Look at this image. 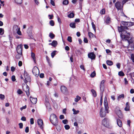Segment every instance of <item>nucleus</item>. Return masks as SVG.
Masks as SVG:
<instances>
[{
  "mask_svg": "<svg viewBox=\"0 0 134 134\" xmlns=\"http://www.w3.org/2000/svg\"><path fill=\"white\" fill-rule=\"evenodd\" d=\"M127 23V22L122 21L121 24L124 26H119L118 30L119 32H121V37L122 40L124 41L123 46L125 48H127L128 51L131 52L134 49V40L133 38L130 37V33H127L125 30L128 29V27H126Z\"/></svg>",
  "mask_w": 134,
  "mask_h": 134,
  "instance_id": "nucleus-1",
  "label": "nucleus"
},
{
  "mask_svg": "<svg viewBox=\"0 0 134 134\" xmlns=\"http://www.w3.org/2000/svg\"><path fill=\"white\" fill-rule=\"evenodd\" d=\"M104 105L105 110L104 108H102L99 112L100 116L101 118L105 116L106 113H108L109 112V110H108L109 107L108 106L107 101V100L105 99L104 102Z\"/></svg>",
  "mask_w": 134,
  "mask_h": 134,
  "instance_id": "nucleus-2",
  "label": "nucleus"
},
{
  "mask_svg": "<svg viewBox=\"0 0 134 134\" xmlns=\"http://www.w3.org/2000/svg\"><path fill=\"white\" fill-rule=\"evenodd\" d=\"M105 81L104 80H102L100 83V91L101 98L100 100V104L101 105L102 103V96H103V93L104 91V83Z\"/></svg>",
  "mask_w": 134,
  "mask_h": 134,
  "instance_id": "nucleus-3",
  "label": "nucleus"
},
{
  "mask_svg": "<svg viewBox=\"0 0 134 134\" xmlns=\"http://www.w3.org/2000/svg\"><path fill=\"white\" fill-rule=\"evenodd\" d=\"M50 121L53 125L56 127V128L58 131H60L61 130V128L60 126L58 125V122L57 118L52 120H50Z\"/></svg>",
  "mask_w": 134,
  "mask_h": 134,
  "instance_id": "nucleus-4",
  "label": "nucleus"
},
{
  "mask_svg": "<svg viewBox=\"0 0 134 134\" xmlns=\"http://www.w3.org/2000/svg\"><path fill=\"white\" fill-rule=\"evenodd\" d=\"M24 76L25 79L24 80V81L25 83L27 82H30L31 81L30 77L29 74L27 72L25 71L24 72Z\"/></svg>",
  "mask_w": 134,
  "mask_h": 134,
  "instance_id": "nucleus-5",
  "label": "nucleus"
},
{
  "mask_svg": "<svg viewBox=\"0 0 134 134\" xmlns=\"http://www.w3.org/2000/svg\"><path fill=\"white\" fill-rule=\"evenodd\" d=\"M102 123L105 127L108 128L110 127L109 121L108 119L107 118H104L102 120Z\"/></svg>",
  "mask_w": 134,
  "mask_h": 134,
  "instance_id": "nucleus-6",
  "label": "nucleus"
},
{
  "mask_svg": "<svg viewBox=\"0 0 134 134\" xmlns=\"http://www.w3.org/2000/svg\"><path fill=\"white\" fill-rule=\"evenodd\" d=\"M33 74L36 77H37L40 74L39 70L36 66H34L32 70Z\"/></svg>",
  "mask_w": 134,
  "mask_h": 134,
  "instance_id": "nucleus-7",
  "label": "nucleus"
},
{
  "mask_svg": "<svg viewBox=\"0 0 134 134\" xmlns=\"http://www.w3.org/2000/svg\"><path fill=\"white\" fill-rule=\"evenodd\" d=\"M124 4L122 3V4L120 2H118L115 3V5L118 10H122L123 8V5Z\"/></svg>",
  "mask_w": 134,
  "mask_h": 134,
  "instance_id": "nucleus-8",
  "label": "nucleus"
},
{
  "mask_svg": "<svg viewBox=\"0 0 134 134\" xmlns=\"http://www.w3.org/2000/svg\"><path fill=\"white\" fill-rule=\"evenodd\" d=\"M13 28L14 29H16L17 30V33L18 35H22L21 32L20 31V28L18 27V26L16 25H14Z\"/></svg>",
  "mask_w": 134,
  "mask_h": 134,
  "instance_id": "nucleus-9",
  "label": "nucleus"
},
{
  "mask_svg": "<svg viewBox=\"0 0 134 134\" xmlns=\"http://www.w3.org/2000/svg\"><path fill=\"white\" fill-rule=\"evenodd\" d=\"M88 57L91 59H95L96 56L93 52L90 53L88 54Z\"/></svg>",
  "mask_w": 134,
  "mask_h": 134,
  "instance_id": "nucleus-10",
  "label": "nucleus"
},
{
  "mask_svg": "<svg viewBox=\"0 0 134 134\" xmlns=\"http://www.w3.org/2000/svg\"><path fill=\"white\" fill-rule=\"evenodd\" d=\"M22 46L21 44L17 46L16 50L18 53H22Z\"/></svg>",
  "mask_w": 134,
  "mask_h": 134,
  "instance_id": "nucleus-11",
  "label": "nucleus"
},
{
  "mask_svg": "<svg viewBox=\"0 0 134 134\" xmlns=\"http://www.w3.org/2000/svg\"><path fill=\"white\" fill-rule=\"evenodd\" d=\"M45 104L47 108H50V104L48 101V98L47 97H46L45 99Z\"/></svg>",
  "mask_w": 134,
  "mask_h": 134,
  "instance_id": "nucleus-12",
  "label": "nucleus"
},
{
  "mask_svg": "<svg viewBox=\"0 0 134 134\" xmlns=\"http://www.w3.org/2000/svg\"><path fill=\"white\" fill-rule=\"evenodd\" d=\"M37 123L41 128L42 129L43 128V122L42 120L41 119H38L37 120Z\"/></svg>",
  "mask_w": 134,
  "mask_h": 134,
  "instance_id": "nucleus-13",
  "label": "nucleus"
},
{
  "mask_svg": "<svg viewBox=\"0 0 134 134\" xmlns=\"http://www.w3.org/2000/svg\"><path fill=\"white\" fill-rule=\"evenodd\" d=\"M60 90L63 93H66L67 91L66 87L64 86H61Z\"/></svg>",
  "mask_w": 134,
  "mask_h": 134,
  "instance_id": "nucleus-14",
  "label": "nucleus"
},
{
  "mask_svg": "<svg viewBox=\"0 0 134 134\" xmlns=\"http://www.w3.org/2000/svg\"><path fill=\"white\" fill-rule=\"evenodd\" d=\"M115 111L116 114L120 117L122 115V113L121 111L118 108H117L115 110Z\"/></svg>",
  "mask_w": 134,
  "mask_h": 134,
  "instance_id": "nucleus-15",
  "label": "nucleus"
},
{
  "mask_svg": "<svg viewBox=\"0 0 134 134\" xmlns=\"http://www.w3.org/2000/svg\"><path fill=\"white\" fill-rule=\"evenodd\" d=\"M30 99L31 102L33 104H36L37 102V99L36 98H33L30 97Z\"/></svg>",
  "mask_w": 134,
  "mask_h": 134,
  "instance_id": "nucleus-16",
  "label": "nucleus"
},
{
  "mask_svg": "<svg viewBox=\"0 0 134 134\" xmlns=\"http://www.w3.org/2000/svg\"><path fill=\"white\" fill-rule=\"evenodd\" d=\"M25 91L26 94L27 95L28 97L30 95L29 93V87L27 85L26 89L25 90Z\"/></svg>",
  "mask_w": 134,
  "mask_h": 134,
  "instance_id": "nucleus-17",
  "label": "nucleus"
},
{
  "mask_svg": "<svg viewBox=\"0 0 134 134\" xmlns=\"http://www.w3.org/2000/svg\"><path fill=\"white\" fill-rule=\"evenodd\" d=\"M56 118H57L56 115L54 114H51L50 116V121L52 120L56 119Z\"/></svg>",
  "mask_w": 134,
  "mask_h": 134,
  "instance_id": "nucleus-18",
  "label": "nucleus"
},
{
  "mask_svg": "<svg viewBox=\"0 0 134 134\" xmlns=\"http://www.w3.org/2000/svg\"><path fill=\"white\" fill-rule=\"evenodd\" d=\"M117 123L119 127H121L122 126V124L121 121L119 119H117Z\"/></svg>",
  "mask_w": 134,
  "mask_h": 134,
  "instance_id": "nucleus-19",
  "label": "nucleus"
},
{
  "mask_svg": "<svg viewBox=\"0 0 134 134\" xmlns=\"http://www.w3.org/2000/svg\"><path fill=\"white\" fill-rule=\"evenodd\" d=\"M58 43L57 41L54 40L53 41L51 44V45L54 47H55L57 46Z\"/></svg>",
  "mask_w": 134,
  "mask_h": 134,
  "instance_id": "nucleus-20",
  "label": "nucleus"
},
{
  "mask_svg": "<svg viewBox=\"0 0 134 134\" xmlns=\"http://www.w3.org/2000/svg\"><path fill=\"white\" fill-rule=\"evenodd\" d=\"M105 22L107 24L110 23V18L109 16H107L106 17V19Z\"/></svg>",
  "mask_w": 134,
  "mask_h": 134,
  "instance_id": "nucleus-21",
  "label": "nucleus"
},
{
  "mask_svg": "<svg viewBox=\"0 0 134 134\" xmlns=\"http://www.w3.org/2000/svg\"><path fill=\"white\" fill-rule=\"evenodd\" d=\"M126 107L125 108V110L126 111H128L129 110L130 107L128 102H127L126 104Z\"/></svg>",
  "mask_w": 134,
  "mask_h": 134,
  "instance_id": "nucleus-22",
  "label": "nucleus"
},
{
  "mask_svg": "<svg viewBox=\"0 0 134 134\" xmlns=\"http://www.w3.org/2000/svg\"><path fill=\"white\" fill-rule=\"evenodd\" d=\"M22 55V53H18L16 55L15 58L16 59H19L21 57Z\"/></svg>",
  "mask_w": 134,
  "mask_h": 134,
  "instance_id": "nucleus-23",
  "label": "nucleus"
},
{
  "mask_svg": "<svg viewBox=\"0 0 134 134\" xmlns=\"http://www.w3.org/2000/svg\"><path fill=\"white\" fill-rule=\"evenodd\" d=\"M124 95L123 94H121L119 95L118 97V100H119L121 99H122L124 98Z\"/></svg>",
  "mask_w": 134,
  "mask_h": 134,
  "instance_id": "nucleus-24",
  "label": "nucleus"
},
{
  "mask_svg": "<svg viewBox=\"0 0 134 134\" xmlns=\"http://www.w3.org/2000/svg\"><path fill=\"white\" fill-rule=\"evenodd\" d=\"M127 25L126 27H129L130 26H132L133 24V23L132 22H127Z\"/></svg>",
  "mask_w": 134,
  "mask_h": 134,
  "instance_id": "nucleus-25",
  "label": "nucleus"
},
{
  "mask_svg": "<svg viewBox=\"0 0 134 134\" xmlns=\"http://www.w3.org/2000/svg\"><path fill=\"white\" fill-rule=\"evenodd\" d=\"M31 57L33 59L35 62L36 59L35 54L33 52L31 53Z\"/></svg>",
  "mask_w": 134,
  "mask_h": 134,
  "instance_id": "nucleus-26",
  "label": "nucleus"
},
{
  "mask_svg": "<svg viewBox=\"0 0 134 134\" xmlns=\"http://www.w3.org/2000/svg\"><path fill=\"white\" fill-rule=\"evenodd\" d=\"M76 24L75 23H71L70 24V26L72 28H75Z\"/></svg>",
  "mask_w": 134,
  "mask_h": 134,
  "instance_id": "nucleus-27",
  "label": "nucleus"
},
{
  "mask_svg": "<svg viewBox=\"0 0 134 134\" xmlns=\"http://www.w3.org/2000/svg\"><path fill=\"white\" fill-rule=\"evenodd\" d=\"M81 98V97L78 96H77L75 98V101L76 102H78Z\"/></svg>",
  "mask_w": 134,
  "mask_h": 134,
  "instance_id": "nucleus-28",
  "label": "nucleus"
},
{
  "mask_svg": "<svg viewBox=\"0 0 134 134\" xmlns=\"http://www.w3.org/2000/svg\"><path fill=\"white\" fill-rule=\"evenodd\" d=\"M32 27L31 26L29 27L27 30V32L28 33H30L32 32Z\"/></svg>",
  "mask_w": 134,
  "mask_h": 134,
  "instance_id": "nucleus-29",
  "label": "nucleus"
},
{
  "mask_svg": "<svg viewBox=\"0 0 134 134\" xmlns=\"http://www.w3.org/2000/svg\"><path fill=\"white\" fill-rule=\"evenodd\" d=\"M72 111L73 112V114L75 115L76 114H77L80 112L79 110H76L74 108H73L72 109Z\"/></svg>",
  "mask_w": 134,
  "mask_h": 134,
  "instance_id": "nucleus-30",
  "label": "nucleus"
},
{
  "mask_svg": "<svg viewBox=\"0 0 134 134\" xmlns=\"http://www.w3.org/2000/svg\"><path fill=\"white\" fill-rule=\"evenodd\" d=\"M15 2L18 4H21L22 3V0H14Z\"/></svg>",
  "mask_w": 134,
  "mask_h": 134,
  "instance_id": "nucleus-31",
  "label": "nucleus"
},
{
  "mask_svg": "<svg viewBox=\"0 0 134 134\" xmlns=\"http://www.w3.org/2000/svg\"><path fill=\"white\" fill-rule=\"evenodd\" d=\"M106 62L107 64L109 65H112L113 64V62L111 60H107Z\"/></svg>",
  "mask_w": 134,
  "mask_h": 134,
  "instance_id": "nucleus-32",
  "label": "nucleus"
},
{
  "mask_svg": "<svg viewBox=\"0 0 134 134\" xmlns=\"http://www.w3.org/2000/svg\"><path fill=\"white\" fill-rule=\"evenodd\" d=\"M49 37L51 39H53L55 37V35L52 33H50L49 35Z\"/></svg>",
  "mask_w": 134,
  "mask_h": 134,
  "instance_id": "nucleus-33",
  "label": "nucleus"
},
{
  "mask_svg": "<svg viewBox=\"0 0 134 134\" xmlns=\"http://www.w3.org/2000/svg\"><path fill=\"white\" fill-rule=\"evenodd\" d=\"M74 13H70L68 15V17L70 18H72L74 17Z\"/></svg>",
  "mask_w": 134,
  "mask_h": 134,
  "instance_id": "nucleus-34",
  "label": "nucleus"
},
{
  "mask_svg": "<svg viewBox=\"0 0 134 134\" xmlns=\"http://www.w3.org/2000/svg\"><path fill=\"white\" fill-rule=\"evenodd\" d=\"M96 75V72L95 71H94L90 75V76L91 77H94Z\"/></svg>",
  "mask_w": 134,
  "mask_h": 134,
  "instance_id": "nucleus-35",
  "label": "nucleus"
},
{
  "mask_svg": "<svg viewBox=\"0 0 134 134\" xmlns=\"http://www.w3.org/2000/svg\"><path fill=\"white\" fill-rule=\"evenodd\" d=\"M88 35L90 38L93 37L94 36V35L91 32H88Z\"/></svg>",
  "mask_w": 134,
  "mask_h": 134,
  "instance_id": "nucleus-36",
  "label": "nucleus"
},
{
  "mask_svg": "<svg viewBox=\"0 0 134 134\" xmlns=\"http://www.w3.org/2000/svg\"><path fill=\"white\" fill-rule=\"evenodd\" d=\"M91 91L93 96L95 97H96V94L95 91L93 89H92L91 90Z\"/></svg>",
  "mask_w": 134,
  "mask_h": 134,
  "instance_id": "nucleus-37",
  "label": "nucleus"
},
{
  "mask_svg": "<svg viewBox=\"0 0 134 134\" xmlns=\"http://www.w3.org/2000/svg\"><path fill=\"white\" fill-rule=\"evenodd\" d=\"M91 24L92 27V28L94 30L95 32H96V28L93 22H92V23Z\"/></svg>",
  "mask_w": 134,
  "mask_h": 134,
  "instance_id": "nucleus-38",
  "label": "nucleus"
},
{
  "mask_svg": "<svg viewBox=\"0 0 134 134\" xmlns=\"http://www.w3.org/2000/svg\"><path fill=\"white\" fill-rule=\"evenodd\" d=\"M118 75L119 76H123L124 75V73L122 71L119 72L118 73Z\"/></svg>",
  "mask_w": 134,
  "mask_h": 134,
  "instance_id": "nucleus-39",
  "label": "nucleus"
},
{
  "mask_svg": "<svg viewBox=\"0 0 134 134\" xmlns=\"http://www.w3.org/2000/svg\"><path fill=\"white\" fill-rule=\"evenodd\" d=\"M69 1L68 0H64L63 2V4L64 5H66L68 4Z\"/></svg>",
  "mask_w": 134,
  "mask_h": 134,
  "instance_id": "nucleus-40",
  "label": "nucleus"
},
{
  "mask_svg": "<svg viewBox=\"0 0 134 134\" xmlns=\"http://www.w3.org/2000/svg\"><path fill=\"white\" fill-rule=\"evenodd\" d=\"M105 13V10L104 9H102L100 11V13L101 14H104Z\"/></svg>",
  "mask_w": 134,
  "mask_h": 134,
  "instance_id": "nucleus-41",
  "label": "nucleus"
},
{
  "mask_svg": "<svg viewBox=\"0 0 134 134\" xmlns=\"http://www.w3.org/2000/svg\"><path fill=\"white\" fill-rule=\"evenodd\" d=\"M49 24L50 25L52 26H54V21L53 20H51L50 21Z\"/></svg>",
  "mask_w": 134,
  "mask_h": 134,
  "instance_id": "nucleus-42",
  "label": "nucleus"
},
{
  "mask_svg": "<svg viewBox=\"0 0 134 134\" xmlns=\"http://www.w3.org/2000/svg\"><path fill=\"white\" fill-rule=\"evenodd\" d=\"M64 128L66 130H68L70 128V127L68 125H66L64 126Z\"/></svg>",
  "mask_w": 134,
  "mask_h": 134,
  "instance_id": "nucleus-43",
  "label": "nucleus"
},
{
  "mask_svg": "<svg viewBox=\"0 0 134 134\" xmlns=\"http://www.w3.org/2000/svg\"><path fill=\"white\" fill-rule=\"evenodd\" d=\"M67 40L70 42H72V38L70 36H68L67 38Z\"/></svg>",
  "mask_w": 134,
  "mask_h": 134,
  "instance_id": "nucleus-44",
  "label": "nucleus"
},
{
  "mask_svg": "<svg viewBox=\"0 0 134 134\" xmlns=\"http://www.w3.org/2000/svg\"><path fill=\"white\" fill-rule=\"evenodd\" d=\"M55 51H54L51 53V55L52 58H53L55 54Z\"/></svg>",
  "mask_w": 134,
  "mask_h": 134,
  "instance_id": "nucleus-45",
  "label": "nucleus"
},
{
  "mask_svg": "<svg viewBox=\"0 0 134 134\" xmlns=\"http://www.w3.org/2000/svg\"><path fill=\"white\" fill-rule=\"evenodd\" d=\"M4 30L2 28H0V35H2L4 34Z\"/></svg>",
  "mask_w": 134,
  "mask_h": 134,
  "instance_id": "nucleus-46",
  "label": "nucleus"
},
{
  "mask_svg": "<svg viewBox=\"0 0 134 134\" xmlns=\"http://www.w3.org/2000/svg\"><path fill=\"white\" fill-rule=\"evenodd\" d=\"M62 122L63 123L65 124H67L68 123V121L66 119L64 120H62Z\"/></svg>",
  "mask_w": 134,
  "mask_h": 134,
  "instance_id": "nucleus-47",
  "label": "nucleus"
},
{
  "mask_svg": "<svg viewBox=\"0 0 134 134\" xmlns=\"http://www.w3.org/2000/svg\"><path fill=\"white\" fill-rule=\"evenodd\" d=\"M0 98L2 100H3L5 98V96L2 94H0Z\"/></svg>",
  "mask_w": 134,
  "mask_h": 134,
  "instance_id": "nucleus-48",
  "label": "nucleus"
},
{
  "mask_svg": "<svg viewBox=\"0 0 134 134\" xmlns=\"http://www.w3.org/2000/svg\"><path fill=\"white\" fill-rule=\"evenodd\" d=\"M17 93L18 94H20L23 93V92L20 89H19L17 90Z\"/></svg>",
  "mask_w": 134,
  "mask_h": 134,
  "instance_id": "nucleus-49",
  "label": "nucleus"
},
{
  "mask_svg": "<svg viewBox=\"0 0 134 134\" xmlns=\"http://www.w3.org/2000/svg\"><path fill=\"white\" fill-rule=\"evenodd\" d=\"M131 59L132 60V62H134V55L132 54L131 56Z\"/></svg>",
  "mask_w": 134,
  "mask_h": 134,
  "instance_id": "nucleus-50",
  "label": "nucleus"
},
{
  "mask_svg": "<svg viewBox=\"0 0 134 134\" xmlns=\"http://www.w3.org/2000/svg\"><path fill=\"white\" fill-rule=\"evenodd\" d=\"M12 81H15V80L16 79L15 78V76L14 75H13L12 76Z\"/></svg>",
  "mask_w": 134,
  "mask_h": 134,
  "instance_id": "nucleus-51",
  "label": "nucleus"
},
{
  "mask_svg": "<svg viewBox=\"0 0 134 134\" xmlns=\"http://www.w3.org/2000/svg\"><path fill=\"white\" fill-rule=\"evenodd\" d=\"M80 68L82 70H84V71H85V69L84 68V66L83 65H81L80 66Z\"/></svg>",
  "mask_w": 134,
  "mask_h": 134,
  "instance_id": "nucleus-52",
  "label": "nucleus"
},
{
  "mask_svg": "<svg viewBox=\"0 0 134 134\" xmlns=\"http://www.w3.org/2000/svg\"><path fill=\"white\" fill-rule=\"evenodd\" d=\"M30 124H34V120L33 118H31L30 120Z\"/></svg>",
  "mask_w": 134,
  "mask_h": 134,
  "instance_id": "nucleus-53",
  "label": "nucleus"
},
{
  "mask_svg": "<svg viewBox=\"0 0 134 134\" xmlns=\"http://www.w3.org/2000/svg\"><path fill=\"white\" fill-rule=\"evenodd\" d=\"M19 126L20 128L21 129L23 128V124L22 123H20L19 124Z\"/></svg>",
  "mask_w": 134,
  "mask_h": 134,
  "instance_id": "nucleus-54",
  "label": "nucleus"
},
{
  "mask_svg": "<svg viewBox=\"0 0 134 134\" xmlns=\"http://www.w3.org/2000/svg\"><path fill=\"white\" fill-rule=\"evenodd\" d=\"M125 81V85H127L128 84V81L127 80V79L126 78H125L124 79Z\"/></svg>",
  "mask_w": 134,
  "mask_h": 134,
  "instance_id": "nucleus-55",
  "label": "nucleus"
},
{
  "mask_svg": "<svg viewBox=\"0 0 134 134\" xmlns=\"http://www.w3.org/2000/svg\"><path fill=\"white\" fill-rule=\"evenodd\" d=\"M21 120L22 121H25L26 120V118L25 116H23L21 117Z\"/></svg>",
  "mask_w": 134,
  "mask_h": 134,
  "instance_id": "nucleus-56",
  "label": "nucleus"
},
{
  "mask_svg": "<svg viewBox=\"0 0 134 134\" xmlns=\"http://www.w3.org/2000/svg\"><path fill=\"white\" fill-rule=\"evenodd\" d=\"M29 131V128L28 127H26L25 129V132L26 133H28Z\"/></svg>",
  "mask_w": 134,
  "mask_h": 134,
  "instance_id": "nucleus-57",
  "label": "nucleus"
},
{
  "mask_svg": "<svg viewBox=\"0 0 134 134\" xmlns=\"http://www.w3.org/2000/svg\"><path fill=\"white\" fill-rule=\"evenodd\" d=\"M11 69L12 71L14 72L15 70V68L13 66H12L11 68Z\"/></svg>",
  "mask_w": 134,
  "mask_h": 134,
  "instance_id": "nucleus-58",
  "label": "nucleus"
},
{
  "mask_svg": "<svg viewBox=\"0 0 134 134\" xmlns=\"http://www.w3.org/2000/svg\"><path fill=\"white\" fill-rule=\"evenodd\" d=\"M116 66L118 69H120V63H118L116 64Z\"/></svg>",
  "mask_w": 134,
  "mask_h": 134,
  "instance_id": "nucleus-59",
  "label": "nucleus"
},
{
  "mask_svg": "<svg viewBox=\"0 0 134 134\" xmlns=\"http://www.w3.org/2000/svg\"><path fill=\"white\" fill-rule=\"evenodd\" d=\"M84 42L85 43H87L88 42V40L87 38H85L83 40Z\"/></svg>",
  "mask_w": 134,
  "mask_h": 134,
  "instance_id": "nucleus-60",
  "label": "nucleus"
},
{
  "mask_svg": "<svg viewBox=\"0 0 134 134\" xmlns=\"http://www.w3.org/2000/svg\"><path fill=\"white\" fill-rule=\"evenodd\" d=\"M22 65V63L21 61H19L18 63V65L19 66H21Z\"/></svg>",
  "mask_w": 134,
  "mask_h": 134,
  "instance_id": "nucleus-61",
  "label": "nucleus"
},
{
  "mask_svg": "<svg viewBox=\"0 0 134 134\" xmlns=\"http://www.w3.org/2000/svg\"><path fill=\"white\" fill-rule=\"evenodd\" d=\"M26 108V105H25V106L22 107L20 108V110L22 111L23 109H25Z\"/></svg>",
  "mask_w": 134,
  "mask_h": 134,
  "instance_id": "nucleus-62",
  "label": "nucleus"
},
{
  "mask_svg": "<svg viewBox=\"0 0 134 134\" xmlns=\"http://www.w3.org/2000/svg\"><path fill=\"white\" fill-rule=\"evenodd\" d=\"M59 118L61 119H63L64 118V116L63 115H61L59 116Z\"/></svg>",
  "mask_w": 134,
  "mask_h": 134,
  "instance_id": "nucleus-63",
  "label": "nucleus"
},
{
  "mask_svg": "<svg viewBox=\"0 0 134 134\" xmlns=\"http://www.w3.org/2000/svg\"><path fill=\"white\" fill-rule=\"evenodd\" d=\"M51 3L52 5L53 6L55 5V3L53 1L51 0Z\"/></svg>",
  "mask_w": 134,
  "mask_h": 134,
  "instance_id": "nucleus-64",
  "label": "nucleus"
}]
</instances>
